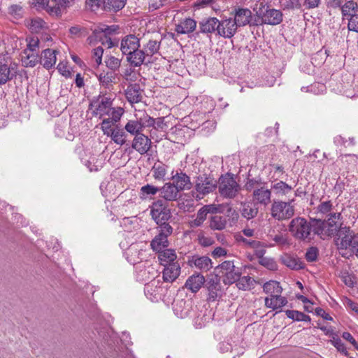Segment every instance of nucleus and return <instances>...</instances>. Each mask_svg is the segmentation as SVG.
I'll use <instances>...</instances> for the list:
<instances>
[{
    "label": "nucleus",
    "instance_id": "64",
    "mask_svg": "<svg viewBox=\"0 0 358 358\" xmlns=\"http://www.w3.org/2000/svg\"><path fill=\"white\" fill-rule=\"evenodd\" d=\"M31 4L36 10H45L48 12L49 0H32Z\"/></svg>",
    "mask_w": 358,
    "mask_h": 358
},
{
    "label": "nucleus",
    "instance_id": "11",
    "mask_svg": "<svg viewBox=\"0 0 358 358\" xmlns=\"http://www.w3.org/2000/svg\"><path fill=\"white\" fill-rule=\"evenodd\" d=\"M259 8H256V13L258 17L262 20V22L266 24L276 25L282 21V13L280 10L274 8H269L268 6L259 4Z\"/></svg>",
    "mask_w": 358,
    "mask_h": 358
},
{
    "label": "nucleus",
    "instance_id": "14",
    "mask_svg": "<svg viewBox=\"0 0 358 358\" xmlns=\"http://www.w3.org/2000/svg\"><path fill=\"white\" fill-rule=\"evenodd\" d=\"M113 101L110 98L99 95L94 99L90 103V107L94 109V114L101 117L103 115H109L111 110Z\"/></svg>",
    "mask_w": 358,
    "mask_h": 358
},
{
    "label": "nucleus",
    "instance_id": "52",
    "mask_svg": "<svg viewBox=\"0 0 358 358\" xmlns=\"http://www.w3.org/2000/svg\"><path fill=\"white\" fill-rule=\"evenodd\" d=\"M329 342L334 347L336 348L338 352L343 354L345 356L349 355L345 344L342 342L338 335L336 337H332V339H330Z\"/></svg>",
    "mask_w": 358,
    "mask_h": 358
},
{
    "label": "nucleus",
    "instance_id": "28",
    "mask_svg": "<svg viewBox=\"0 0 358 358\" xmlns=\"http://www.w3.org/2000/svg\"><path fill=\"white\" fill-rule=\"evenodd\" d=\"M282 264L292 270H299L303 268V263L296 256L284 254L280 257Z\"/></svg>",
    "mask_w": 358,
    "mask_h": 358
},
{
    "label": "nucleus",
    "instance_id": "60",
    "mask_svg": "<svg viewBox=\"0 0 358 358\" xmlns=\"http://www.w3.org/2000/svg\"><path fill=\"white\" fill-rule=\"evenodd\" d=\"M115 124L114 122H112L109 119L104 118L102 120V122L101 124V128L103 131V133L104 135H106L108 136L112 132V131L114 129L112 128V126Z\"/></svg>",
    "mask_w": 358,
    "mask_h": 358
},
{
    "label": "nucleus",
    "instance_id": "20",
    "mask_svg": "<svg viewBox=\"0 0 358 358\" xmlns=\"http://www.w3.org/2000/svg\"><path fill=\"white\" fill-rule=\"evenodd\" d=\"M219 20L215 17L204 18L199 22V31L202 34L215 33L217 35Z\"/></svg>",
    "mask_w": 358,
    "mask_h": 358
},
{
    "label": "nucleus",
    "instance_id": "32",
    "mask_svg": "<svg viewBox=\"0 0 358 358\" xmlns=\"http://www.w3.org/2000/svg\"><path fill=\"white\" fill-rule=\"evenodd\" d=\"M158 259L160 264L163 266H167L172 263H178L176 261L177 255L174 250L164 249L157 252Z\"/></svg>",
    "mask_w": 358,
    "mask_h": 358
},
{
    "label": "nucleus",
    "instance_id": "43",
    "mask_svg": "<svg viewBox=\"0 0 358 358\" xmlns=\"http://www.w3.org/2000/svg\"><path fill=\"white\" fill-rule=\"evenodd\" d=\"M127 134L122 129H115L108 136L112 141L120 145H123L127 141Z\"/></svg>",
    "mask_w": 358,
    "mask_h": 358
},
{
    "label": "nucleus",
    "instance_id": "9",
    "mask_svg": "<svg viewBox=\"0 0 358 358\" xmlns=\"http://www.w3.org/2000/svg\"><path fill=\"white\" fill-rule=\"evenodd\" d=\"M150 214L152 219L159 225L158 227L170 225L167 221L171 218V213L166 201L158 200L154 202L151 206Z\"/></svg>",
    "mask_w": 358,
    "mask_h": 358
},
{
    "label": "nucleus",
    "instance_id": "1",
    "mask_svg": "<svg viewBox=\"0 0 358 358\" xmlns=\"http://www.w3.org/2000/svg\"><path fill=\"white\" fill-rule=\"evenodd\" d=\"M339 254L345 258L354 255L358 258V233L349 227H340L334 239Z\"/></svg>",
    "mask_w": 358,
    "mask_h": 358
},
{
    "label": "nucleus",
    "instance_id": "37",
    "mask_svg": "<svg viewBox=\"0 0 358 358\" xmlns=\"http://www.w3.org/2000/svg\"><path fill=\"white\" fill-rule=\"evenodd\" d=\"M124 129L127 133L134 136L142 134L143 130L139 118L129 120L124 125Z\"/></svg>",
    "mask_w": 358,
    "mask_h": 358
},
{
    "label": "nucleus",
    "instance_id": "10",
    "mask_svg": "<svg viewBox=\"0 0 358 358\" xmlns=\"http://www.w3.org/2000/svg\"><path fill=\"white\" fill-rule=\"evenodd\" d=\"M225 285L235 283L241 275V268L235 266L234 261H224L217 266Z\"/></svg>",
    "mask_w": 358,
    "mask_h": 358
},
{
    "label": "nucleus",
    "instance_id": "8",
    "mask_svg": "<svg viewBox=\"0 0 358 358\" xmlns=\"http://www.w3.org/2000/svg\"><path fill=\"white\" fill-rule=\"evenodd\" d=\"M294 199L287 202L275 200L271 204V215L278 221L289 220L294 215Z\"/></svg>",
    "mask_w": 358,
    "mask_h": 358
},
{
    "label": "nucleus",
    "instance_id": "15",
    "mask_svg": "<svg viewBox=\"0 0 358 358\" xmlns=\"http://www.w3.org/2000/svg\"><path fill=\"white\" fill-rule=\"evenodd\" d=\"M237 31L236 22L232 17L224 18L219 20L217 35L224 38H232Z\"/></svg>",
    "mask_w": 358,
    "mask_h": 358
},
{
    "label": "nucleus",
    "instance_id": "18",
    "mask_svg": "<svg viewBox=\"0 0 358 358\" xmlns=\"http://www.w3.org/2000/svg\"><path fill=\"white\" fill-rule=\"evenodd\" d=\"M69 0H50L47 13L50 16L60 17L69 7Z\"/></svg>",
    "mask_w": 358,
    "mask_h": 358
},
{
    "label": "nucleus",
    "instance_id": "17",
    "mask_svg": "<svg viewBox=\"0 0 358 358\" xmlns=\"http://www.w3.org/2000/svg\"><path fill=\"white\" fill-rule=\"evenodd\" d=\"M151 145L152 142L150 138L142 133L134 136L132 141L131 148L140 155H145L150 150Z\"/></svg>",
    "mask_w": 358,
    "mask_h": 358
},
{
    "label": "nucleus",
    "instance_id": "29",
    "mask_svg": "<svg viewBox=\"0 0 358 358\" xmlns=\"http://www.w3.org/2000/svg\"><path fill=\"white\" fill-rule=\"evenodd\" d=\"M196 27V22L192 18H185L176 24L175 31L178 34H187L193 32Z\"/></svg>",
    "mask_w": 358,
    "mask_h": 358
},
{
    "label": "nucleus",
    "instance_id": "35",
    "mask_svg": "<svg viewBox=\"0 0 358 358\" xmlns=\"http://www.w3.org/2000/svg\"><path fill=\"white\" fill-rule=\"evenodd\" d=\"M27 26L31 32L38 33L48 28V24L41 17H36L27 20Z\"/></svg>",
    "mask_w": 358,
    "mask_h": 358
},
{
    "label": "nucleus",
    "instance_id": "56",
    "mask_svg": "<svg viewBox=\"0 0 358 358\" xmlns=\"http://www.w3.org/2000/svg\"><path fill=\"white\" fill-rule=\"evenodd\" d=\"M348 29L350 31L358 33V14L353 13L348 18Z\"/></svg>",
    "mask_w": 358,
    "mask_h": 358
},
{
    "label": "nucleus",
    "instance_id": "42",
    "mask_svg": "<svg viewBox=\"0 0 358 358\" xmlns=\"http://www.w3.org/2000/svg\"><path fill=\"white\" fill-rule=\"evenodd\" d=\"M97 77L100 85L105 88H110L115 79V73L110 71L102 72Z\"/></svg>",
    "mask_w": 358,
    "mask_h": 358
},
{
    "label": "nucleus",
    "instance_id": "34",
    "mask_svg": "<svg viewBox=\"0 0 358 358\" xmlns=\"http://www.w3.org/2000/svg\"><path fill=\"white\" fill-rule=\"evenodd\" d=\"M287 303V300L285 297L282 296L281 294L273 295L270 297L265 298V306L267 308L277 310L285 306Z\"/></svg>",
    "mask_w": 358,
    "mask_h": 358
},
{
    "label": "nucleus",
    "instance_id": "12",
    "mask_svg": "<svg viewBox=\"0 0 358 358\" xmlns=\"http://www.w3.org/2000/svg\"><path fill=\"white\" fill-rule=\"evenodd\" d=\"M158 234L155 236L150 243V246L157 252L166 249L169 244L168 237L173 233V228L171 225H164L157 227Z\"/></svg>",
    "mask_w": 358,
    "mask_h": 358
},
{
    "label": "nucleus",
    "instance_id": "25",
    "mask_svg": "<svg viewBox=\"0 0 358 358\" xmlns=\"http://www.w3.org/2000/svg\"><path fill=\"white\" fill-rule=\"evenodd\" d=\"M172 180L173 185L177 187L179 192L190 189L192 187L190 178L183 172L177 173L175 176H173Z\"/></svg>",
    "mask_w": 358,
    "mask_h": 358
},
{
    "label": "nucleus",
    "instance_id": "7",
    "mask_svg": "<svg viewBox=\"0 0 358 358\" xmlns=\"http://www.w3.org/2000/svg\"><path fill=\"white\" fill-rule=\"evenodd\" d=\"M217 187L220 195L226 199H234L241 189L234 176L229 173L221 176L217 182Z\"/></svg>",
    "mask_w": 358,
    "mask_h": 358
},
{
    "label": "nucleus",
    "instance_id": "36",
    "mask_svg": "<svg viewBox=\"0 0 358 358\" xmlns=\"http://www.w3.org/2000/svg\"><path fill=\"white\" fill-rule=\"evenodd\" d=\"M258 208L256 204L251 203H242V208L241 209V215L247 219L251 220L255 217L258 214Z\"/></svg>",
    "mask_w": 358,
    "mask_h": 358
},
{
    "label": "nucleus",
    "instance_id": "58",
    "mask_svg": "<svg viewBox=\"0 0 358 358\" xmlns=\"http://www.w3.org/2000/svg\"><path fill=\"white\" fill-rule=\"evenodd\" d=\"M332 207H333V205H332L331 201H326L321 202L318 205L317 209V212L319 213L326 215V214L329 213L331 211Z\"/></svg>",
    "mask_w": 358,
    "mask_h": 358
},
{
    "label": "nucleus",
    "instance_id": "19",
    "mask_svg": "<svg viewBox=\"0 0 358 358\" xmlns=\"http://www.w3.org/2000/svg\"><path fill=\"white\" fill-rule=\"evenodd\" d=\"M206 287L208 291V299L210 301H215L217 298L222 296V286L220 279L217 277H213L207 281Z\"/></svg>",
    "mask_w": 358,
    "mask_h": 358
},
{
    "label": "nucleus",
    "instance_id": "50",
    "mask_svg": "<svg viewBox=\"0 0 358 358\" xmlns=\"http://www.w3.org/2000/svg\"><path fill=\"white\" fill-rule=\"evenodd\" d=\"M358 10V4L352 0L348 1L341 7V12L343 16H350Z\"/></svg>",
    "mask_w": 358,
    "mask_h": 358
},
{
    "label": "nucleus",
    "instance_id": "4",
    "mask_svg": "<svg viewBox=\"0 0 358 358\" xmlns=\"http://www.w3.org/2000/svg\"><path fill=\"white\" fill-rule=\"evenodd\" d=\"M119 29L120 27L116 24L110 26L100 24L93 30L92 34L88 38V40L90 43L93 40L99 41L107 48L118 46V40L115 38H113L112 36L117 34Z\"/></svg>",
    "mask_w": 358,
    "mask_h": 358
},
{
    "label": "nucleus",
    "instance_id": "59",
    "mask_svg": "<svg viewBox=\"0 0 358 358\" xmlns=\"http://www.w3.org/2000/svg\"><path fill=\"white\" fill-rule=\"evenodd\" d=\"M139 120L142 125L143 129L146 127H152L155 122V118L150 117L145 113H144L143 115L139 117Z\"/></svg>",
    "mask_w": 358,
    "mask_h": 358
},
{
    "label": "nucleus",
    "instance_id": "31",
    "mask_svg": "<svg viewBox=\"0 0 358 358\" xmlns=\"http://www.w3.org/2000/svg\"><path fill=\"white\" fill-rule=\"evenodd\" d=\"M22 65L26 67H34L39 62V56L37 52L23 50L21 53Z\"/></svg>",
    "mask_w": 358,
    "mask_h": 358
},
{
    "label": "nucleus",
    "instance_id": "5",
    "mask_svg": "<svg viewBox=\"0 0 358 358\" xmlns=\"http://www.w3.org/2000/svg\"><path fill=\"white\" fill-rule=\"evenodd\" d=\"M217 187V182L212 176L206 173L201 174L194 180L192 194L196 200H200L213 192Z\"/></svg>",
    "mask_w": 358,
    "mask_h": 358
},
{
    "label": "nucleus",
    "instance_id": "39",
    "mask_svg": "<svg viewBox=\"0 0 358 358\" xmlns=\"http://www.w3.org/2000/svg\"><path fill=\"white\" fill-rule=\"evenodd\" d=\"M127 0H106L103 2V8L106 11L116 13L122 10Z\"/></svg>",
    "mask_w": 358,
    "mask_h": 358
},
{
    "label": "nucleus",
    "instance_id": "51",
    "mask_svg": "<svg viewBox=\"0 0 358 358\" xmlns=\"http://www.w3.org/2000/svg\"><path fill=\"white\" fill-rule=\"evenodd\" d=\"M166 127L164 117L155 118L152 129L150 131L151 138H154L156 131H164L166 129Z\"/></svg>",
    "mask_w": 358,
    "mask_h": 358
},
{
    "label": "nucleus",
    "instance_id": "47",
    "mask_svg": "<svg viewBox=\"0 0 358 358\" xmlns=\"http://www.w3.org/2000/svg\"><path fill=\"white\" fill-rule=\"evenodd\" d=\"M194 266L203 271H209L212 268L211 259L206 256L196 257L194 260Z\"/></svg>",
    "mask_w": 358,
    "mask_h": 358
},
{
    "label": "nucleus",
    "instance_id": "45",
    "mask_svg": "<svg viewBox=\"0 0 358 358\" xmlns=\"http://www.w3.org/2000/svg\"><path fill=\"white\" fill-rule=\"evenodd\" d=\"M15 75L11 72L10 68L6 64L0 66V85L11 80Z\"/></svg>",
    "mask_w": 358,
    "mask_h": 358
},
{
    "label": "nucleus",
    "instance_id": "6",
    "mask_svg": "<svg viewBox=\"0 0 358 358\" xmlns=\"http://www.w3.org/2000/svg\"><path fill=\"white\" fill-rule=\"evenodd\" d=\"M289 231L295 238L310 241L313 238L312 220L308 222L305 218L298 217L289 223Z\"/></svg>",
    "mask_w": 358,
    "mask_h": 358
},
{
    "label": "nucleus",
    "instance_id": "30",
    "mask_svg": "<svg viewBox=\"0 0 358 358\" xmlns=\"http://www.w3.org/2000/svg\"><path fill=\"white\" fill-rule=\"evenodd\" d=\"M205 282L203 275L201 274H193L186 280L185 287L192 292H198Z\"/></svg>",
    "mask_w": 358,
    "mask_h": 358
},
{
    "label": "nucleus",
    "instance_id": "55",
    "mask_svg": "<svg viewBox=\"0 0 358 358\" xmlns=\"http://www.w3.org/2000/svg\"><path fill=\"white\" fill-rule=\"evenodd\" d=\"M9 14L15 19L19 20L23 17V8L21 6L14 4L8 8Z\"/></svg>",
    "mask_w": 358,
    "mask_h": 358
},
{
    "label": "nucleus",
    "instance_id": "16",
    "mask_svg": "<svg viewBox=\"0 0 358 358\" xmlns=\"http://www.w3.org/2000/svg\"><path fill=\"white\" fill-rule=\"evenodd\" d=\"M173 305V312L178 317L185 318L192 316V301L191 300L177 299L174 300Z\"/></svg>",
    "mask_w": 358,
    "mask_h": 358
},
{
    "label": "nucleus",
    "instance_id": "44",
    "mask_svg": "<svg viewBox=\"0 0 358 358\" xmlns=\"http://www.w3.org/2000/svg\"><path fill=\"white\" fill-rule=\"evenodd\" d=\"M227 220L224 217L220 215L212 216L210 220L209 227L213 230H222L225 228Z\"/></svg>",
    "mask_w": 358,
    "mask_h": 358
},
{
    "label": "nucleus",
    "instance_id": "53",
    "mask_svg": "<svg viewBox=\"0 0 358 358\" xmlns=\"http://www.w3.org/2000/svg\"><path fill=\"white\" fill-rule=\"evenodd\" d=\"M152 172L155 179L162 180L166 174V166L164 164H155L152 168Z\"/></svg>",
    "mask_w": 358,
    "mask_h": 358
},
{
    "label": "nucleus",
    "instance_id": "49",
    "mask_svg": "<svg viewBox=\"0 0 358 358\" xmlns=\"http://www.w3.org/2000/svg\"><path fill=\"white\" fill-rule=\"evenodd\" d=\"M287 317L296 320V321H303L310 322L311 319L309 315L304 314L302 312L294 310H287L285 312Z\"/></svg>",
    "mask_w": 358,
    "mask_h": 358
},
{
    "label": "nucleus",
    "instance_id": "40",
    "mask_svg": "<svg viewBox=\"0 0 358 358\" xmlns=\"http://www.w3.org/2000/svg\"><path fill=\"white\" fill-rule=\"evenodd\" d=\"M271 189L278 196H285L292 190V187L285 182L280 180L271 185Z\"/></svg>",
    "mask_w": 358,
    "mask_h": 358
},
{
    "label": "nucleus",
    "instance_id": "57",
    "mask_svg": "<svg viewBox=\"0 0 358 358\" xmlns=\"http://www.w3.org/2000/svg\"><path fill=\"white\" fill-rule=\"evenodd\" d=\"M207 215L205 213V211L201 208L196 213V218L192 221L191 225L192 227H200L203 222L206 220Z\"/></svg>",
    "mask_w": 358,
    "mask_h": 358
},
{
    "label": "nucleus",
    "instance_id": "38",
    "mask_svg": "<svg viewBox=\"0 0 358 358\" xmlns=\"http://www.w3.org/2000/svg\"><path fill=\"white\" fill-rule=\"evenodd\" d=\"M159 192V188L152 185L147 184L140 189L139 196L142 200L151 199Z\"/></svg>",
    "mask_w": 358,
    "mask_h": 358
},
{
    "label": "nucleus",
    "instance_id": "26",
    "mask_svg": "<svg viewBox=\"0 0 358 358\" xmlns=\"http://www.w3.org/2000/svg\"><path fill=\"white\" fill-rule=\"evenodd\" d=\"M252 19V13L248 8H238L236 10L233 20L236 22V27H243L248 24Z\"/></svg>",
    "mask_w": 358,
    "mask_h": 358
},
{
    "label": "nucleus",
    "instance_id": "13",
    "mask_svg": "<svg viewBox=\"0 0 358 358\" xmlns=\"http://www.w3.org/2000/svg\"><path fill=\"white\" fill-rule=\"evenodd\" d=\"M165 292H166V288L163 287L159 280L151 281L145 285V295L152 302L164 300Z\"/></svg>",
    "mask_w": 358,
    "mask_h": 358
},
{
    "label": "nucleus",
    "instance_id": "33",
    "mask_svg": "<svg viewBox=\"0 0 358 358\" xmlns=\"http://www.w3.org/2000/svg\"><path fill=\"white\" fill-rule=\"evenodd\" d=\"M57 61L56 51L50 49H46L43 51L41 58V63L46 69L52 68Z\"/></svg>",
    "mask_w": 358,
    "mask_h": 358
},
{
    "label": "nucleus",
    "instance_id": "46",
    "mask_svg": "<svg viewBox=\"0 0 358 358\" xmlns=\"http://www.w3.org/2000/svg\"><path fill=\"white\" fill-rule=\"evenodd\" d=\"M104 62L106 66L114 73L119 70L121 65V60L113 55H107Z\"/></svg>",
    "mask_w": 358,
    "mask_h": 358
},
{
    "label": "nucleus",
    "instance_id": "3",
    "mask_svg": "<svg viewBox=\"0 0 358 358\" xmlns=\"http://www.w3.org/2000/svg\"><path fill=\"white\" fill-rule=\"evenodd\" d=\"M341 217V214L340 213H333L329 214V217L327 220L312 219L314 236L317 235L323 240L334 235L336 236L338 231L336 220H340Z\"/></svg>",
    "mask_w": 358,
    "mask_h": 358
},
{
    "label": "nucleus",
    "instance_id": "22",
    "mask_svg": "<svg viewBox=\"0 0 358 358\" xmlns=\"http://www.w3.org/2000/svg\"><path fill=\"white\" fill-rule=\"evenodd\" d=\"M271 189L262 185L253 190L252 197L257 203L267 206L271 203Z\"/></svg>",
    "mask_w": 358,
    "mask_h": 358
},
{
    "label": "nucleus",
    "instance_id": "23",
    "mask_svg": "<svg viewBox=\"0 0 358 358\" xmlns=\"http://www.w3.org/2000/svg\"><path fill=\"white\" fill-rule=\"evenodd\" d=\"M164 267L162 277L164 282H173L180 275V266L178 263H172Z\"/></svg>",
    "mask_w": 358,
    "mask_h": 358
},
{
    "label": "nucleus",
    "instance_id": "2",
    "mask_svg": "<svg viewBox=\"0 0 358 358\" xmlns=\"http://www.w3.org/2000/svg\"><path fill=\"white\" fill-rule=\"evenodd\" d=\"M141 39L135 34H128L122 37L120 49L123 55L126 56L127 62L132 67L140 66V59L143 57L141 49Z\"/></svg>",
    "mask_w": 358,
    "mask_h": 358
},
{
    "label": "nucleus",
    "instance_id": "21",
    "mask_svg": "<svg viewBox=\"0 0 358 358\" xmlns=\"http://www.w3.org/2000/svg\"><path fill=\"white\" fill-rule=\"evenodd\" d=\"M143 93V91L141 89L140 85L136 83L129 85L124 92L127 100L131 105L142 101Z\"/></svg>",
    "mask_w": 358,
    "mask_h": 358
},
{
    "label": "nucleus",
    "instance_id": "48",
    "mask_svg": "<svg viewBox=\"0 0 358 358\" xmlns=\"http://www.w3.org/2000/svg\"><path fill=\"white\" fill-rule=\"evenodd\" d=\"M236 286L239 289L248 290L252 289L254 285V280L251 277L246 275L243 277H239L238 280L236 282Z\"/></svg>",
    "mask_w": 358,
    "mask_h": 358
},
{
    "label": "nucleus",
    "instance_id": "63",
    "mask_svg": "<svg viewBox=\"0 0 358 358\" xmlns=\"http://www.w3.org/2000/svg\"><path fill=\"white\" fill-rule=\"evenodd\" d=\"M318 249L316 247H310L306 253V259L309 262H315L317 259Z\"/></svg>",
    "mask_w": 358,
    "mask_h": 358
},
{
    "label": "nucleus",
    "instance_id": "41",
    "mask_svg": "<svg viewBox=\"0 0 358 358\" xmlns=\"http://www.w3.org/2000/svg\"><path fill=\"white\" fill-rule=\"evenodd\" d=\"M263 289L266 294H270V296L281 294L282 292V289L280 287V283L274 280L266 282L263 286Z\"/></svg>",
    "mask_w": 358,
    "mask_h": 358
},
{
    "label": "nucleus",
    "instance_id": "54",
    "mask_svg": "<svg viewBox=\"0 0 358 358\" xmlns=\"http://www.w3.org/2000/svg\"><path fill=\"white\" fill-rule=\"evenodd\" d=\"M124 114V109L121 107L117 108H112L110 112V114L108 115L109 120H110L112 122H114L115 124L117 122H119Z\"/></svg>",
    "mask_w": 358,
    "mask_h": 358
},
{
    "label": "nucleus",
    "instance_id": "27",
    "mask_svg": "<svg viewBox=\"0 0 358 358\" xmlns=\"http://www.w3.org/2000/svg\"><path fill=\"white\" fill-rule=\"evenodd\" d=\"M159 192L166 201H174L178 198L179 191L173 183L167 182L159 188Z\"/></svg>",
    "mask_w": 358,
    "mask_h": 358
},
{
    "label": "nucleus",
    "instance_id": "24",
    "mask_svg": "<svg viewBox=\"0 0 358 358\" xmlns=\"http://www.w3.org/2000/svg\"><path fill=\"white\" fill-rule=\"evenodd\" d=\"M160 48V42L156 40H149L148 42L143 45V49H141L143 53V57L140 59V66L144 64L147 57H151L158 52Z\"/></svg>",
    "mask_w": 358,
    "mask_h": 358
},
{
    "label": "nucleus",
    "instance_id": "61",
    "mask_svg": "<svg viewBox=\"0 0 358 358\" xmlns=\"http://www.w3.org/2000/svg\"><path fill=\"white\" fill-rule=\"evenodd\" d=\"M39 43L38 37H31L28 39L27 47L24 50L37 52L39 49Z\"/></svg>",
    "mask_w": 358,
    "mask_h": 358
},
{
    "label": "nucleus",
    "instance_id": "62",
    "mask_svg": "<svg viewBox=\"0 0 358 358\" xmlns=\"http://www.w3.org/2000/svg\"><path fill=\"white\" fill-rule=\"evenodd\" d=\"M259 263L270 270H275L277 267L275 260L271 257L262 258L261 260H259Z\"/></svg>",
    "mask_w": 358,
    "mask_h": 358
}]
</instances>
